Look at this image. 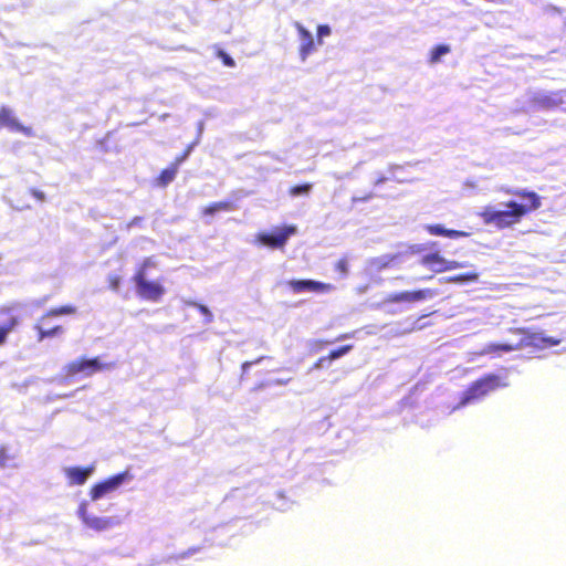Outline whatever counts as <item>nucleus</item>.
<instances>
[{
    "instance_id": "obj_1",
    "label": "nucleus",
    "mask_w": 566,
    "mask_h": 566,
    "mask_svg": "<svg viewBox=\"0 0 566 566\" xmlns=\"http://www.w3.org/2000/svg\"><path fill=\"white\" fill-rule=\"evenodd\" d=\"M512 193L521 199L527 200L526 203L516 201H507L504 203L505 210H499L493 206H486L479 212V217L484 224L493 226L499 230L511 228L521 222V220L532 211L541 208V197L535 192L526 189H517Z\"/></svg>"
},
{
    "instance_id": "obj_2",
    "label": "nucleus",
    "mask_w": 566,
    "mask_h": 566,
    "mask_svg": "<svg viewBox=\"0 0 566 566\" xmlns=\"http://www.w3.org/2000/svg\"><path fill=\"white\" fill-rule=\"evenodd\" d=\"M511 333L523 335V338L513 344V343H490L486 344L482 350V355L489 356H500L502 353H511L517 349H522L527 346H536V347H551L556 346L560 343V339L555 337H544L537 333H531L528 329L518 327L511 328Z\"/></svg>"
},
{
    "instance_id": "obj_3",
    "label": "nucleus",
    "mask_w": 566,
    "mask_h": 566,
    "mask_svg": "<svg viewBox=\"0 0 566 566\" xmlns=\"http://www.w3.org/2000/svg\"><path fill=\"white\" fill-rule=\"evenodd\" d=\"M411 253L421 254L419 263L433 273H443L460 268L459 262L446 260L441 255L436 241L413 245L411 247Z\"/></svg>"
},
{
    "instance_id": "obj_4",
    "label": "nucleus",
    "mask_w": 566,
    "mask_h": 566,
    "mask_svg": "<svg viewBox=\"0 0 566 566\" xmlns=\"http://www.w3.org/2000/svg\"><path fill=\"white\" fill-rule=\"evenodd\" d=\"M76 312L77 307L72 304L52 307L46 311L34 324V329L38 333V340L42 342L46 338L61 336L64 333V327L60 324H52L51 319L63 315H74Z\"/></svg>"
},
{
    "instance_id": "obj_5",
    "label": "nucleus",
    "mask_w": 566,
    "mask_h": 566,
    "mask_svg": "<svg viewBox=\"0 0 566 566\" xmlns=\"http://www.w3.org/2000/svg\"><path fill=\"white\" fill-rule=\"evenodd\" d=\"M112 366V364L102 363L99 357H80L67 363L63 368V373L66 378H75L77 376L90 377L98 371L108 369Z\"/></svg>"
},
{
    "instance_id": "obj_6",
    "label": "nucleus",
    "mask_w": 566,
    "mask_h": 566,
    "mask_svg": "<svg viewBox=\"0 0 566 566\" xmlns=\"http://www.w3.org/2000/svg\"><path fill=\"white\" fill-rule=\"evenodd\" d=\"M501 386V378L497 375H484L469 386V388L464 391L460 403L467 405L472 400L481 399L482 397L496 390Z\"/></svg>"
},
{
    "instance_id": "obj_7",
    "label": "nucleus",
    "mask_w": 566,
    "mask_h": 566,
    "mask_svg": "<svg viewBox=\"0 0 566 566\" xmlns=\"http://www.w3.org/2000/svg\"><path fill=\"white\" fill-rule=\"evenodd\" d=\"M133 281L136 284L137 295L147 301L158 302L166 290L159 281H149L147 276H143V272L135 273Z\"/></svg>"
},
{
    "instance_id": "obj_8",
    "label": "nucleus",
    "mask_w": 566,
    "mask_h": 566,
    "mask_svg": "<svg viewBox=\"0 0 566 566\" xmlns=\"http://www.w3.org/2000/svg\"><path fill=\"white\" fill-rule=\"evenodd\" d=\"M296 232L295 226H284L276 228L273 232H261L256 237V241L270 249H282L289 238Z\"/></svg>"
},
{
    "instance_id": "obj_9",
    "label": "nucleus",
    "mask_w": 566,
    "mask_h": 566,
    "mask_svg": "<svg viewBox=\"0 0 566 566\" xmlns=\"http://www.w3.org/2000/svg\"><path fill=\"white\" fill-rule=\"evenodd\" d=\"M434 292L430 289H422L416 291H402L388 294L382 303L384 304H392V303H416L419 301H423L428 297H432Z\"/></svg>"
},
{
    "instance_id": "obj_10",
    "label": "nucleus",
    "mask_w": 566,
    "mask_h": 566,
    "mask_svg": "<svg viewBox=\"0 0 566 566\" xmlns=\"http://www.w3.org/2000/svg\"><path fill=\"white\" fill-rule=\"evenodd\" d=\"M127 473L115 474L102 482L94 484L91 488L90 496L93 501H96L112 492H114L126 479Z\"/></svg>"
},
{
    "instance_id": "obj_11",
    "label": "nucleus",
    "mask_w": 566,
    "mask_h": 566,
    "mask_svg": "<svg viewBox=\"0 0 566 566\" xmlns=\"http://www.w3.org/2000/svg\"><path fill=\"white\" fill-rule=\"evenodd\" d=\"M287 285L293 290L294 293H302L306 291L315 293H328L334 290L332 284L314 280H291L287 282Z\"/></svg>"
},
{
    "instance_id": "obj_12",
    "label": "nucleus",
    "mask_w": 566,
    "mask_h": 566,
    "mask_svg": "<svg viewBox=\"0 0 566 566\" xmlns=\"http://www.w3.org/2000/svg\"><path fill=\"white\" fill-rule=\"evenodd\" d=\"M294 27L301 39L298 54L301 60L305 61L315 51V42L312 33L307 29H305L300 22H295Z\"/></svg>"
},
{
    "instance_id": "obj_13",
    "label": "nucleus",
    "mask_w": 566,
    "mask_h": 566,
    "mask_svg": "<svg viewBox=\"0 0 566 566\" xmlns=\"http://www.w3.org/2000/svg\"><path fill=\"white\" fill-rule=\"evenodd\" d=\"M0 126H7L12 130L20 132L25 136H32L33 129L28 126L21 125L13 116L10 108L2 106L0 107Z\"/></svg>"
},
{
    "instance_id": "obj_14",
    "label": "nucleus",
    "mask_w": 566,
    "mask_h": 566,
    "mask_svg": "<svg viewBox=\"0 0 566 566\" xmlns=\"http://www.w3.org/2000/svg\"><path fill=\"white\" fill-rule=\"evenodd\" d=\"M93 471V465L85 468L71 467L65 469V476L67 478L69 484L82 485L87 481Z\"/></svg>"
},
{
    "instance_id": "obj_15",
    "label": "nucleus",
    "mask_w": 566,
    "mask_h": 566,
    "mask_svg": "<svg viewBox=\"0 0 566 566\" xmlns=\"http://www.w3.org/2000/svg\"><path fill=\"white\" fill-rule=\"evenodd\" d=\"M80 516L87 527L95 531H104L112 525V521L109 518L88 515L86 513L85 504H82L80 507Z\"/></svg>"
},
{
    "instance_id": "obj_16",
    "label": "nucleus",
    "mask_w": 566,
    "mask_h": 566,
    "mask_svg": "<svg viewBox=\"0 0 566 566\" xmlns=\"http://www.w3.org/2000/svg\"><path fill=\"white\" fill-rule=\"evenodd\" d=\"M0 314L7 316L4 324L0 326V345H3L7 340L8 334L14 331L19 325V317L11 314L10 307L1 308Z\"/></svg>"
},
{
    "instance_id": "obj_17",
    "label": "nucleus",
    "mask_w": 566,
    "mask_h": 566,
    "mask_svg": "<svg viewBox=\"0 0 566 566\" xmlns=\"http://www.w3.org/2000/svg\"><path fill=\"white\" fill-rule=\"evenodd\" d=\"M426 230L431 235H441L451 239H459L469 235L465 231L446 229L441 224H428L426 226Z\"/></svg>"
},
{
    "instance_id": "obj_18",
    "label": "nucleus",
    "mask_w": 566,
    "mask_h": 566,
    "mask_svg": "<svg viewBox=\"0 0 566 566\" xmlns=\"http://www.w3.org/2000/svg\"><path fill=\"white\" fill-rule=\"evenodd\" d=\"M178 171L179 169L175 165L169 164V166L163 169L156 177L155 185L160 188H166L171 181H174Z\"/></svg>"
},
{
    "instance_id": "obj_19",
    "label": "nucleus",
    "mask_w": 566,
    "mask_h": 566,
    "mask_svg": "<svg viewBox=\"0 0 566 566\" xmlns=\"http://www.w3.org/2000/svg\"><path fill=\"white\" fill-rule=\"evenodd\" d=\"M235 206L232 201H217L208 205L202 209L203 216H211L220 211H232Z\"/></svg>"
},
{
    "instance_id": "obj_20",
    "label": "nucleus",
    "mask_w": 566,
    "mask_h": 566,
    "mask_svg": "<svg viewBox=\"0 0 566 566\" xmlns=\"http://www.w3.org/2000/svg\"><path fill=\"white\" fill-rule=\"evenodd\" d=\"M450 52V46L447 44H439L434 46L430 52L429 61L434 64L440 61V57Z\"/></svg>"
},
{
    "instance_id": "obj_21",
    "label": "nucleus",
    "mask_w": 566,
    "mask_h": 566,
    "mask_svg": "<svg viewBox=\"0 0 566 566\" xmlns=\"http://www.w3.org/2000/svg\"><path fill=\"white\" fill-rule=\"evenodd\" d=\"M157 261L154 256H148L143 260V262L138 265L135 273L143 272V276H147V271L149 269H156Z\"/></svg>"
},
{
    "instance_id": "obj_22",
    "label": "nucleus",
    "mask_w": 566,
    "mask_h": 566,
    "mask_svg": "<svg viewBox=\"0 0 566 566\" xmlns=\"http://www.w3.org/2000/svg\"><path fill=\"white\" fill-rule=\"evenodd\" d=\"M353 349V345L348 344V345H344V346H340L336 349H333L328 353L327 357H328V361H333L344 355H346L347 353H349L350 350Z\"/></svg>"
},
{
    "instance_id": "obj_23",
    "label": "nucleus",
    "mask_w": 566,
    "mask_h": 566,
    "mask_svg": "<svg viewBox=\"0 0 566 566\" xmlns=\"http://www.w3.org/2000/svg\"><path fill=\"white\" fill-rule=\"evenodd\" d=\"M312 189L311 184L296 185L290 188L289 193L291 196L307 195Z\"/></svg>"
},
{
    "instance_id": "obj_24",
    "label": "nucleus",
    "mask_w": 566,
    "mask_h": 566,
    "mask_svg": "<svg viewBox=\"0 0 566 566\" xmlns=\"http://www.w3.org/2000/svg\"><path fill=\"white\" fill-rule=\"evenodd\" d=\"M336 272L345 276L348 273V260L347 258H340L334 265Z\"/></svg>"
},
{
    "instance_id": "obj_25",
    "label": "nucleus",
    "mask_w": 566,
    "mask_h": 566,
    "mask_svg": "<svg viewBox=\"0 0 566 566\" xmlns=\"http://www.w3.org/2000/svg\"><path fill=\"white\" fill-rule=\"evenodd\" d=\"M479 275L475 272H470L465 274H459L453 277H450V282H464V281H475L478 280Z\"/></svg>"
},
{
    "instance_id": "obj_26",
    "label": "nucleus",
    "mask_w": 566,
    "mask_h": 566,
    "mask_svg": "<svg viewBox=\"0 0 566 566\" xmlns=\"http://www.w3.org/2000/svg\"><path fill=\"white\" fill-rule=\"evenodd\" d=\"M217 56L219 59H221L222 63L226 65V66H229V67H233L235 65V62L234 60L228 54L226 53L224 51L222 50H218L217 52Z\"/></svg>"
},
{
    "instance_id": "obj_27",
    "label": "nucleus",
    "mask_w": 566,
    "mask_h": 566,
    "mask_svg": "<svg viewBox=\"0 0 566 566\" xmlns=\"http://www.w3.org/2000/svg\"><path fill=\"white\" fill-rule=\"evenodd\" d=\"M191 151V146H188L180 155H178L170 164L175 165L178 169L180 165L188 158Z\"/></svg>"
},
{
    "instance_id": "obj_28",
    "label": "nucleus",
    "mask_w": 566,
    "mask_h": 566,
    "mask_svg": "<svg viewBox=\"0 0 566 566\" xmlns=\"http://www.w3.org/2000/svg\"><path fill=\"white\" fill-rule=\"evenodd\" d=\"M331 34V28L327 24H319L317 27V42L322 44V39Z\"/></svg>"
},
{
    "instance_id": "obj_29",
    "label": "nucleus",
    "mask_w": 566,
    "mask_h": 566,
    "mask_svg": "<svg viewBox=\"0 0 566 566\" xmlns=\"http://www.w3.org/2000/svg\"><path fill=\"white\" fill-rule=\"evenodd\" d=\"M120 277L116 274H113L108 277V285L112 290L117 291L120 285Z\"/></svg>"
},
{
    "instance_id": "obj_30",
    "label": "nucleus",
    "mask_w": 566,
    "mask_h": 566,
    "mask_svg": "<svg viewBox=\"0 0 566 566\" xmlns=\"http://www.w3.org/2000/svg\"><path fill=\"white\" fill-rule=\"evenodd\" d=\"M262 359H264V357H260V358H258V359H255V360H251V361H244V363L242 364V366H241V369H242V375H241V377H243V376L248 373L249 368H250L252 365H254V364H256V363H260Z\"/></svg>"
},
{
    "instance_id": "obj_31",
    "label": "nucleus",
    "mask_w": 566,
    "mask_h": 566,
    "mask_svg": "<svg viewBox=\"0 0 566 566\" xmlns=\"http://www.w3.org/2000/svg\"><path fill=\"white\" fill-rule=\"evenodd\" d=\"M396 260V256L395 255H390L387 258L386 261H382V260H377V268L378 269H384V268H387L389 266L391 263H394Z\"/></svg>"
},
{
    "instance_id": "obj_32",
    "label": "nucleus",
    "mask_w": 566,
    "mask_h": 566,
    "mask_svg": "<svg viewBox=\"0 0 566 566\" xmlns=\"http://www.w3.org/2000/svg\"><path fill=\"white\" fill-rule=\"evenodd\" d=\"M331 361H328V357L327 355L326 356H323V357H319L313 365V368L315 369H318V368H322L324 367L326 364H329Z\"/></svg>"
},
{
    "instance_id": "obj_33",
    "label": "nucleus",
    "mask_w": 566,
    "mask_h": 566,
    "mask_svg": "<svg viewBox=\"0 0 566 566\" xmlns=\"http://www.w3.org/2000/svg\"><path fill=\"white\" fill-rule=\"evenodd\" d=\"M30 192H31V196L34 197L35 199H38L40 201L45 200V195L41 190L31 189Z\"/></svg>"
},
{
    "instance_id": "obj_34",
    "label": "nucleus",
    "mask_w": 566,
    "mask_h": 566,
    "mask_svg": "<svg viewBox=\"0 0 566 566\" xmlns=\"http://www.w3.org/2000/svg\"><path fill=\"white\" fill-rule=\"evenodd\" d=\"M374 197V195L371 192L363 196V197H353L352 198V202L353 203H356V202H361V201H368L369 199H371Z\"/></svg>"
},
{
    "instance_id": "obj_35",
    "label": "nucleus",
    "mask_w": 566,
    "mask_h": 566,
    "mask_svg": "<svg viewBox=\"0 0 566 566\" xmlns=\"http://www.w3.org/2000/svg\"><path fill=\"white\" fill-rule=\"evenodd\" d=\"M199 310H200V312H201V313H203V314H210L209 310H208L206 306H203V305H200V306H199Z\"/></svg>"
},
{
    "instance_id": "obj_36",
    "label": "nucleus",
    "mask_w": 566,
    "mask_h": 566,
    "mask_svg": "<svg viewBox=\"0 0 566 566\" xmlns=\"http://www.w3.org/2000/svg\"><path fill=\"white\" fill-rule=\"evenodd\" d=\"M190 552H185V553H181L180 555H178L176 558H185L189 555Z\"/></svg>"
}]
</instances>
